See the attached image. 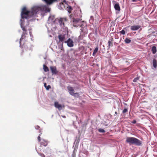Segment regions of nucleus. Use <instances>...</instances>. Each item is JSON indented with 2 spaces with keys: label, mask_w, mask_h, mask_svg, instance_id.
<instances>
[{
  "label": "nucleus",
  "mask_w": 157,
  "mask_h": 157,
  "mask_svg": "<svg viewBox=\"0 0 157 157\" xmlns=\"http://www.w3.org/2000/svg\"><path fill=\"white\" fill-rule=\"evenodd\" d=\"M34 10L31 8V11L28 10H27L25 7L23 8L21 13V16L22 19H28L31 16L35 14L34 12H33Z\"/></svg>",
  "instance_id": "nucleus-1"
},
{
  "label": "nucleus",
  "mask_w": 157,
  "mask_h": 157,
  "mask_svg": "<svg viewBox=\"0 0 157 157\" xmlns=\"http://www.w3.org/2000/svg\"><path fill=\"white\" fill-rule=\"evenodd\" d=\"M126 142L130 145L134 144L137 146L142 145V141L138 139L133 137H128L126 138Z\"/></svg>",
  "instance_id": "nucleus-2"
},
{
  "label": "nucleus",
  "mask_w": 157,
  "mask_h": 157,
  "mask_svg": "<svg viewBox=\"0 0 157 157\" xmlns=\"http://www.w3.org/2000/svg\"><path fill=\"white\" fill-rule=\"evenodd\" d=\"M27 35V33L23 32L22 34L21 35V36L20 39V41H19L20 47L22 48L23 50L21 53V55L22 54V53L24 52V50H25L27 51L28 50V48L27 47V46L25 43H24L23 44L22 43V40L24 39H25L26 37V35Z\"/></svg>",
  "instance_id": "nucleus-3"
},
{
  "label": "nucleus",
  "mask_w": 157,
  "mask_h": 157,
  "mask_svg": "<svg viewBox=\"0 0 157 157\" xmlns=\"http://www.w3.org/2000/svg\"><path fill=\"white\" fill-rule=\"evenodd\" d=\"M32 9L34 10L33 12L36 14L39 11L42 12L46 11L47 10V7L45 6H34L32 7Z\"/></svg>",
  "instance_id": "nucleus-4"
},
{
  "label": "nucleus",
  "mask_w": 157,
  "mask_h": 157,
  "mask_svg": "<svg viewBox=\"0 0 157 157\" xmlns=\"http://www.w3.org/2000/svg\"><path fill=\"white\" fill-rule=\"evenodd\" d=\"M83 26V25L82 24L80 26V27L81 28V30L80 33L81 35L79 37H82L85 36V35L87 34L88 30L86 26L82 27Z\"/></svg>",
  "instance_id": "nucleus-5"
},
{
  "label": "nucleus",
  "mask_w": 157,
  "mask_h": 157,
  "mask_svg": "<svg viewBox=\"0 0 157 157\" xmlns=\"http://www.w3.org/2000/svg\"><path fill=\"white\" fill-rule=\"evenodd\" d=\"M69 93L70 94L74 97H78L79 95L78 93H75L73 87L70 86H68L67 87Z\"/></svg>",
  "instance_id": "nucleus-6"
},
{
  "label": "nucleus",
  "mask_w": 157,
  "mask_h": 157,
  "mask_svg": "<svg viewBox=\"0 0 157 157\" xmlns=\"http://www.w3.org/2000/svg\"><path fill=\"white\" fill-rule=\"evenodd\" d=\"M81 23V21L80 19L78 18H73L72 21V23L74 26L78 27L80 26V24Z\"/></svg>",
  "instance_id": "nucleus-7"
},
{
  "label": "nucleus",
  "mask_w": 157,
  "mask_h": 157,
  "mask_svg": "<svg viewBox=\"0 0 157 157\" xmlns=\"http://www.w3.org/2000/svg\"><path fill=\"white\" fill-rule=\"evenodd\" d=\"M64 42L67 43V46L70 47H71L74 46L73 41L70 38H69L67 40L65 41Z\"/></svg>",
  "instance_id": "nucleus-8"
},
{
  "label": "nucleus",
  "mask_w": 157,
  "mask_h": 157,
  "mask_svg": "<svg viewBox=\"0 0 157 157\" xmlns=\"http://www.w3.org/2000/svg\"><path fill=\"white\" fill-rule=\"evenodd\" d=\"M50 68L52 75H56L58 73V71H57L56 67L50 66Z\"/></svg>",
  "instance_id": "nucleus-9"
},
{
  "label": "nucleus",
  "mask_w": 157,
  "mask_h": 157,
  "mask_svg": "<svg viewBox=\"0 0 157 157\" xmlns=\"http://www.w3.org/2000/svg\"><path fill=\"white\" fill-rule=\"evenodd\" d=\"M48 144V140L43 139L40 142V146H44L46 147L47 145Z\"/></svg>",
  "instance_id": "nucleus-10"
},
{
  "label": "nucleus",
  "mask_w": 157,
  "mask_h": 157,
  "mask_svg": "<svg viewBox=\"0 0 157 157\" xmlns=\"http://www.w3.org/2000/svg\"><path fill=\"white\" fill-rule=\"evenodd\" d=\"M141 27L140 25H133L131 26V29L132 31L137 30Z\"/></svg>",
  "instance_id": "nucleus-11"
},
{
  "label": "nucleus",
  "mask_w": 157,
  "mask_h": 157,
  "mask_svg": "<svg viewBox=\"0 0 157 157\" xmlns=\"http://www.w3.org/2000/svg\"><path fill=\"white\" fill-rule=\"evenodd\" d=\"M55 106L58 108L59 110H61L62 109V105L59 104L57 102H55L54 103Z\"/></svg>",
  "instance_id": "nucleus-12"
},
{
  "label": "nucleus",
  "mask_w": 157,
  "mask_h": 157,
  "mask_svg": "<svg viewBox=\"0 0 157 157\" xmlns=\"http://www.w3.org/2000/svg\"><path fill=\"white\" fill-rule=\"evenodd\" d=\"M113 39L112 38L111 39H110L109 40L108 43V45L109 48H110V46H113Z\"/></svg>",
  "instance_id": "nucleus-13"
},
{
  "label": "nucleus",
  "mask_w": 157,
  "mask_h": 157,
  "mask_svg": "<svg viewBox=\"0 0 157 157\" xmlns=\"http://www.w3.org/2000/svg\"><path fill=\"white\" fill-rule=\"evenodd\" d=\"M64 21H66V19L60 18L59 19V22L61 26H62V25H64Z\"/></svg>",
  "instance_id": "nucleus-14"
},
{
  "label": "nucleus",
  "mask_w": 157,
  "mask_h": 157,
  "mask_svg": "<svg viewBox=\"0 0 157 157\" xmlns=\"http://www.w3.org/2000/svg\"><path fill=\"white\" fill-rule=\"evenodd\" d=\"M114 7L116 10L120 11L121 10L120 7L118 3H117L114 6Z\"/></svg>",
  "instance_id": "nucleus-15"
},
{
  "label": "nucleus",
  "mask_w": 157,
  "mask_h": 157,
  "mask_svg": "<svg viewBox=\"0 0 157 157\" xmlns=\"http://www.w3.org/2000/svg\"><path fill=\"white\" fill-rule=\"evenodd\" d=\"M58 38L59 41H63L64 40L65 37L64 35L60 34L59 35Z\"/></svg>",
  "instance_id": "nucleus-16"
},
{
  "label": "nucleus",
  "mask_w": 157,
  "mask_h": 157,
  "mask_svg": "<svg viewBox=\"0 0 157 157\" xmlns=\"http://www.w3.org/2000/svg\"><path fill=\"white\" fill-rule=\"evenodd\" d=\"M43 67L44 70L45 72H47L49 71L48 68L46 65L44 64Z\"/></svg>",
  "instance_id": "nucleus-17"
},
{
  "label": "nucleus",
  "mask_w": 157,
  "mask_h": 157,
  "mask_svg": "<svg viewBox=\"0 0 157 157\" xmlns=\"http://www.w3.org/2000/svg\"><path fill=\"white\" fill-rule=\"evenodd\" d=\"M151 50L152 53L153 54H155L156 53L157 51L156 48L155 46H154L152 48Z\"/></svg>",
  "instance_id": "nucleus-18"
},
{
  "label": "nucleus",
  "mask_w": 157,
  "mask_h": 157,
  "mask_svg": "<svg viewBox=\"0 0 157 157\" xmlns=\"http://www.w3.org/2000/svg\"><path fill=\"white\" fill-rule=\"evenodd\" d=\"M98 47H96L95 49H94V52L93 53V56H95V54H96V53L98 51Z\"/></svg>",
  "instance_id": "nucleus-19"
},
{
  "label": "nucleus",
  "mask_w": 157,
  "mask_h": 157,
  "mask_svg": "<svg viewBox=\"0 0 157 157\" xmlns=\"http://www.w3.org/2000/svg\"><path fill=\"white\" fill-rule=\"evenodd\" d=\"M153 64L154 67L156 68L157 67V62L155 59H154L153 61Z\"/></svg>",
  "instance_id": "nucleus-20"
},
{
  "label": "nucleus",
  "mask_w": 157,
  "mask_h": 157,
  "mask_svg": "<svg viewBox=\"0 0 157 157\" xmlns=\"http://www.w3.org/2000/svg\"><path fill=\"white\" fill-rule=\"evenodd\" d=\"M124 41L126 43H129L131 42V40L128 38H126L124 40Z\"/></svg>",
  "instance_id": "nucleus-21"
},
{
  "label": "nucleus",
  "mask_w": 157,
  "mask_h": 157,
  "mask_svg": "<svg viewBox=\"0 0 157 157\" xmlns=\"http://www.w3.org/2000/svg\"><path fill=\"white\" fill-rule=\"evenodd\" d=\"M21 27L22 30L23 31V32L27 33V29H26L25 27L22 26L21 25Z\"/></svg>",
  "instance_id": "nucleus-22"
},
{
  "label": "nucleus",
  "mask_w": 157,
  "mask_h": 157,
  "mask_svg": "<svg viewBox=\"0 0 157 157\" xmlns=\"http://www.w3.org/2000/svg\"><path fill=\"white\" fill-rule=\"evenodd\" d=\"M98 131L100 132L104 133L105 132V130L103 129L99 128Z\"/></svg>",
  "instance_id": "nucleus-23"
},
{
  "label": "nucleus",
  "mask_w": 157,
  "mask_h": 157,
  "mask_svg": "<svg viewBox=\"0 0 157 157\" xmlns=\"http://www.w3.org/2000/svg\"><path fill=\"white\" fill-rule=\"evenodd\" d=\"M119 33L122 34V35H124L125 34V31L124 30H122L121 31H120Z\"/></svg>",
  "instance_id": "nucleus-24"
},
{
  "label": "nucleus",
  "mask_w": 157,
  "mask_h": 157,
  "mask_svg": "<svg viewBox=\"0 0 157 157\" xmlns=\"http://www.w3.org/2000/svg\"><path fill=\"white\" fill-rule=\"evenodd\" d=\"M41 133L37 137L38 140L39 142H40V136H41Z\"/></svg>",
  "instance_id": "nucleus-25"
},
{
  "label": "nucleus",
  "mask_w": 157,
  "mask_h": 157,
  "mask_svg": "<svg viewBox=\"0 0 157 157\" xmlns=\"http://www.w3.org/2000/svg\"><path fill=\"white\" fill-rule=\"evenodd\" d=\"M51 86L50 85H48V86H46V89L47 90H49L50 88H51Z\"/></svg>",
  "instance_id": "nucleus-26"
},
{
  "label": "nucleus",
  "mask_w": 157,
  "mask_h": 157,
  "mask_svg": "<svg viewBox=\"0 0 157 157\" xmlns=\"http://www.w3.org/2000/svg\"><path fill=\"white\" fill-rule=\"evenodd\" d=\"M138 79L139 78H135L133 79V82H136Z\"/></svg>",
  "instance_id": "nucleus-27"
},
{
  "label": "nucleus",
  "mask_w": 157,
  "mask_h": 157,
  "mask_svg": "<svg viewBox=\"0 0 157 157\" xmlns=\"http://www.w3.org/2000/svg\"><path fill=\"white\" fill-rule=\"evenodd\" d=\"M128 111V110L127 109H124L123 111V113H125Z\"/></svg>",
  "instance_id": "nucleus-28"
},
{
  "label": "nucleus",
  "mask_w": 157,
  "mask_h": 157,
  "mask_svg": "<svg viewBox=\"0 0 157 157\" xmlns=\"http://www.w3.org/2000/svg\"><path fill=\"white\" fill-rule=\"evenodd\" d=\"M39 154L41 157H45L43 153H40Z\"/></svg>",
  "instance_id": "nucleus-29"
},
{
  "label": "nucleus",
  "mask_w": 157,
  "mask_h": 157,
  "mask_svg": "<svg viewBox=\"0 0 157 157\" xmlns=\"http://www.w3.org/2000/svg\"><path fill=\"white\" fill-rule=\"evenodd\" d=\"M35 128L36 129H38L40 128V127L38 125H36L35 127Z\"/></svg>",
  "instance_id": "nucleus-30"
},
{
  "label": "nucleus",
  "mask_w": 157,
  "mask_h": 157,
  "mask_svg": "<svg viewBox=\"0 0 157 157\" xmlns=\"http://www.w3.org/2000/svg\"><path fill=\"white\" fill-rule=\"evenodd\" d=\"M136 120H134L133 121H132V123L133 124H136Z\"/></svg>",
  "instance_id": "nucleus-31"
},
{
  "label": "nucleus",
  "mask_w": 157,
  "mask_h": 157,
  "mask_svg": "<svg viewBox=\"0 0 157 157\" xmlns=\"http://www.w3.org/2000/svg\"><path fill=\"white\" fill-rule=\"evenodd\" d=\"M44 86L45 87V88H46V86H47V84H46V83H44Z\"/></svg>",
  "instance_id": "nucleus-32"
},
{
  "label": "nucleus",
  "mask_w": 157,
  "mask_h": 157,
  "mask_svg": "<svg viewBox=\"0 0 157 157\" xmlns=\"http://www.w3.org/2000/svg\"><path fill=\"white\" fill-rule=\"evenodd\" d=\"M62 117L64 118H66V116H62Z\"/></svg>",
  "instance_id": "nucleus-33"
},
{
  "label": "nucleus",
  "mask_w": 157,
  "mask_h": 157,
  "mask_svg": "<svg viewBox=\"0 0 157 157\" xmlns=\"http://www.w3.org/2000/svg\"><path fill=\"white\" fill-rule=\"evenodd\" d=\"M39 132H40V133H42L41 132V130H39ZM40 134H41V133H40Z\"/></svg>",
  "instance_id": "nucleus-34"
},
{
  "label": "nucleus",
  "mask_w": 157,
  "mask_h": 157,
  "mask_svg": "<svg viewBox=\"0 0 157 157\" xmlns=\"http://www.w3.org/2000/svg\"><path fill=\"white\" fill-rule=\"evenodd\" d=\"M115 114H117V112H115Z\"/></svg>",
  "instance_id": "nucleus-35"
},
{
  "label": "nucleus",
  "mask_w": 157,
  "mask_h": 157,
  "mask_svg": "<svg viewBox=\"0 0 157 157\" xmlns=\"http://www.w3.org/2000/svg\"><path fill=\"white\" fill-rule=\"evenodd\" d=\"M92 50V49L91 48H90V51H91Z\"/></svg>",
  "instance_id": "nucleus-36"
}]
</instances>
